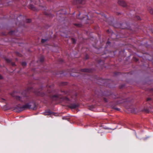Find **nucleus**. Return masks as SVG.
<instances>
[{"instance_id":"obj_1","label":"nucleus","mask_w":153,"mask_h":153,"mask_svg":"<svg viewBox=\"0 0 153 153\" xmlns=\"http://www.w3.org/2000/svg\"><path fill=\"white\" fill-rule=\"evenodd\" d=\"M16 100L19 102L23 103L29 102L19 108L20 111H22L27 109H35L36 107V105L34 102H32L31 99H30L29 96H16Z\"/></svg>"},{"instance_id":"obj_2","label":"nucleus","mask_w":153,"mask_h":153,"mask_svg":"<svg viewBox=\"0 0 153 153\" xmlns=\"http://www.w3.org/2000/svg\"><path fill=\"white\" fill-rule=\"evenodd\" d=\"M32 88L31 87L28 88L27 89L21 92L22 96H26L28 93L32 90Z\"/></svg>"},{"instance_id":"obj_3","label":"nucleus","mask_w":153,"mask_h":153,"mask_svg":"<svg viewBox=\"0 0 153 153\" xmlns=\"http://www.w3.org/2000/svg\"><path fill=\"white\" fill-rule=\"evenodd\" d=\"M85 1L84 0H74L73 3L74 4H83L85 3Z\"/></svg>"},{"instance_id":"obj_4","label":"nucleus","mask_w":153,"mask_h":153,"mask_svg":"<svg viewBox=\"0 0 153 153\" xmlns=\"http://www.w3.org/2000/svg\"><path fill=\"white\" fill-rule=\"evenodd\" d=\"M118 3L120 5L123 7H126L127 6L126 3L122 0H118Z\"/></svg>"},{"instance_id":"obj_5","label":"nucleus","mask_w":153,"mask_h":153,"mask_svg":"<svg viewBox=\"0 0 153 153\" xmlns=\"http://www.w3.org/2000/svg\"><path fill=\"white\" fill-rule=\"evenodd\" d=\"M81 71L82 72H84L85 74H87L88 73H90L92 72V70L91 69H81Z\"/></svg>"},{"instance_id":"obj_6","label":"nucleus","mask_w":153,"mask_h":153,"mask_svg":"<svg viewBox=\"0 0 153 153\" xmlns=\"http://www.w3.org/2000/svg\"><path fill=\"white\" fill-rule=\"evenodd\" d=\"M68 97V96H62V101L68 103L71 101V100Z\"/></svg>"},{"instance_id":"obj_7","label":"nucleus","mask_w":153,"mask_h":153,"mask_svg":"<svg viewBox=\"0 0 153 153\" xmlns=\"http://www.w3.org/2000/svg\"><path fill=\"white\" fill-rule=\"evenodd\" d=\"M53 85H51L50 86H48L47 85V93H50L52 92V89L53 88Z\"/></svg>"},{"instance_id":"obj_8","label":"nucleus","mask_w":153,"mask_h":153,"mask_svg":"<svg viewBox=\"0 0 153 153\" xmlns=\"http://www.w3.org/2000/svg\"><path fill=\"white\" fill-rule=\"evenodd\" d=\"M120 27L122 29H125L127 28L126 24L125 23L120 24Z\"/></svg>"},{"instance_id":"obj_9","label":"nucleus","mask_w":153,"mask_h":153,"mask_svg":"<svg viewBox=\"0 0 153 153\" xmlns=\"http://www.w3.org/2000/svg\"><path fill=\"white\" fill-rule=\"evenodd\" d=\"M37 93L38 94L37 96H40V95H42L41 96H47L46 94L44 93L42 91L40 92V91L38 90L37 91Z\"/></svg>"},{"instance_id":"obj_10","label":"nucleus","mask_w":153,"mask_h":153,"mask_svg":"<svg viewBox=\"0 0 153 153\" xmlns=\"http://www.w3.org/2000/svg\"><path fill=\"white\" fill-rule=\"evenodd\" d=\"M5 60L8 63L11 62L12 65L13 66H15L16 65L15 63L14 62H11V60L7 58H5Z\"/></svg>"},{"instance_id":"obj_11","label":"nucleus","mask_w":153,"mask_h":153,"mask_svg":"<svg viewBox=\"0 0 153 153\" xmlns=\"http://www.w3.org/2000/svg\"><path fill=\"white\" fill-rule=\"evenodd\" d=\"M52 112L50 111V110L45 111L44 113V114L45 115H49L52 114Z\"/></svg>"},{"instance_id":"obj_12","label":"nucleus","mask_w":153,"mask_h":153,"mask_svg":"<svg viewBox=\"0 0 153 153\" xmlns=\"http://www.w3.org/2000/svg\"><path fill=\"white\" fill-rule=\"evenodd\" d=\"M68 83L66 82H61L59 83V85L60 86H63L66 85H67Z\"/></svg>"},{"instance_id":"obj_13","label":"nucleus","mask_w":153,"mask_h":153,"mask_svg":"<svg viewBox=\"0 0 153 153\" xmlns=\"http://www.w3.org/2000/svg\"><path fill=\"white\" fill-rule=\"evenodd\" d=\"M29 8L32 10H36V8L34 7V5L32 4H30L29 6Z\"/></svg>"},{"instance_id":"obj_14","label":"nucleus","mask_w":153,"mask_h":153,"mask_svg":"<svg viewBox=\"0 0 153 153\" xmlns=\"http://www.w3.org/2000/svg\"><path fill=\"white\" fill-rule=\"evenodd\" d=\"M148 11L151 14H153V10L151 7H149L148 9Z\"/></svg>"},{"instance_id":"obj_15","label":"nucleus","mask_w":153,"mask_h":153,"mask_svg":"<svg viewBox=\"0 0 153 153\" xmlns=\"http://www.w3.org/2000/svg\"><path fill=\"white\" fill-rule=\"evenodd\" d=\"M6 101V99L4 98H0V102H5Z\"/></svg>"},{"instance_id":"obj_16","label":"nucleus","mask_w":153,"mask_h":153,"mask_svg":"<svg viewBox=\"0 0 153 153\" xmlns=\"http://www.w3.org/2000/svg\"><path fill=\"white\" fill-rule=\"evenodd\" d=\"M48 40V39L47 38L45 39H41V42L42 43H44Z\"/></svg>"},{"instance_id":"obj_17","label":"nucleus","mask_w":153,"mask_h":153,"mask_svg":"<svg viewBox=\"0 0 153 153\" xmlns=\"http://www.w3.org/2000/svg\"><path fill=\"white\" fill-rule=\"evenodd\" d=\"M147 101L153 102V99L150 97H148L147 98Z\"/></svg>"},{"instance_id":"obj_18","label":"nucleus","mask_w":153,"mask_h":153,"mask_svg":"<svg viewBox=\"0 0 153 153\" xmlns=\"http://www.w3.org/2000/svg\"><path fill=\"white\" fill-rule=\"evenodd\" d=\"M44 60V57L43 56H41L40 59V61L41 62H42Z\"/></svg>"},{"instance_id":"obj_19","label":"nucleus","mask_w":153,"mask_h":153,"mask_svg":"<svg viewBox=\"0 0 153 153\" xmlns=\"http://www.w3.org/2000/svg\"><path fill=\"white\" fill-rule=\"evenodd\" d=\"M111 42L109 41H107L106 44V47L105 48H107L110 45Z\"/></svg>"},{"instance_id":"obj_20","label":"nucleus","mask_w":153,"mask_h":153,"mask_svg":"<svg viewBox=\"0 0 153 153\" xmlns=\"http://www.w3.org/2000/svg\"><path fill=\"white\" fill-rule=\"evenodd\" d=\"M17 94L16 92L15 91H13L12 93L10 94V96H16Z\"/></svg>"},{"instance_id":"obj_21","label":"nucleus","mask_w":153,"mask_h":153,"mask_svg":"<svg viewBox=\"0 0 153 153\" xmlns=\"http://www.w3.org/2000/svg\"><path fill=\"white\" fill-rule=\"evenodd\" d=\"M22 65L23 67L27 65L26 62H22Z\"/></svg>"},{"instance_id":"obj_22","label":"nucleus","mask_w":153,"mask_h":153,"mask_svg":"<svg viewBox=\"0 0 153 153\" xmlns=\"http://www.w3.org/2000/svg\"><path fill=\"white\" fill-rule=\"evenodd\" d=\"M16 54L17 56H19L20 57H21L22 56V55L18 52H16Z\"/></svg>"},{"instance_id":"obj_23","label":"nucleus","mask_w":153,"mask_h":153,"mask_svg":"<svg viewBox=\"0 0 153 153\" xmlns=\"http://www.w3.org/2000/svg\"><path fill=\"white\" fill-rule=\"evenodd\" d=\"M71 41L73 44H75L76 43V40L72 38H71Z\"/></svg>"},{"instance_id":"obj_24","label":"nucleus","mask_w":153,"mask_h":153,"mask_svg":"<svg viewBox=\"0 0 153 153\" xmlns=\"http://www.w3.org/2000/svg\"><path fill=\"white\" fill-rule=\"evenodd\" d=\"M135 19L139 20L140 19V17L139 16H136L135 17Z\"/></svg>"},{"instance_id":"obj_25","label":"nucleus","mask_w":153,"mask_h":153,"mask_svg":"<svg viewBox=\"0 0 153 153\" xmlns=\"http://www.w3.org/2000/svg\"><path fill=\"white\" fill-rule=\"evenodd\" d=\"M74 25L78 27H81V25L79 24H75Z\"/></svg>"},{"instance_id":"obj_26","label":"nucleus","mask_w":153,"mask_h":153,"mask_svg":"<svg viewBox=\"0 0 153 153\" xmlns=\"http://www.w3.org/2000/svg\"><path fill=\"white\" fill-rule=\"evenodd\" d=\"M31 20L30 19H27L26 20V22L27 23H30L31 22Z\"/></svg>"},{"instance_id":"obj_27","label":"nucleus","mask_w":153,"mask_h":153,"mask_svg":"<svg viewBox=\"0 0 153 153\" xmlns=\"http://www.w3.org/2000/svg\"><path fill=\"white\" fill-rule=\"evenodd\" d=\"M61 92H62L64 93V94H68V91H61Z\"/></svg>"},{"instance_id":"obj_28","label":"nucleus","mask_w":153,"mask_h":153,"mask_svg":"<svg viewBox=\"0 0 153 153\" xmlns=\"http://www.w3.org/2000/svg\"><path fill=\"white\" fill-rule=\"evenodd\" d=\"M100 81H102V83L104 85H105V80H100Z\"/></svg>"},{"instance_id":"obj_29","label":"nucleus","mask_w":153,"mask_h":153,"mask_svg":"<svg viewBox=\"0 0 153 153\" xmlns=\"http://www.w3.org/2000/svg\"><path fill=\"white\" fill-rule=\"evenodd\" d=\"M14 32L13 31H11L9 32V33L10 34H13Z\"/></svg>"},{"instance_id":"obj_30","label":"nucleus","mask_w":153,"mask_h":153,"mask_svg":"<svg viewBox=\"0 0 153 153\" xmlns=\"http://www.w3.org/2000/svg\"><path fill=\"white\" fill-rule=\"evenodd\" d=\"M87 18V19L88 20V19H88V18H88V16H86L85 17H83V19H84V18Z\"/></svg>"},{"instance_id":"obj_31","label":"nucleus","mask_w":153,"mask_h":153,"mask_svg":"<svg viewBox=\"0 0 153 153\" xmlns=\"http://www.w3.org/2000/svg\"><path fill=\"white\" fill-rule=\"evenodd\" d=\"M88 59V56L87 55H86L85 57V59Z\"/></svg>"},{"instance_id":"obj_32","label":"nucleus","mask_w":153,"mask_h":153,"mask_svg":"<svg viewBox=\"0 0 153 153\" xmlns=\"http://www.w3.org/2000/svg\"><path fill=\"white\" fill-rule=\"evenodd\" d=\"M3 77L1 76V74H0V79H3Z\"/></svg>"},{"instance_id":"obj_33","label":"nucleus","mask_w":153,"mask_h":153,"mask_svg":"<svg viewBox=\"0 0 153 153\" xmlns=\"http://www.w3.org/2000/svg\"><path fill=\"white\" fill-rule=\"evenodd\" d=\"M80 15V13H79L78 15L76 16V17L77 18V19H79V16Z\"/></svg>"},{"instance_id":"obj_34","label":"nucleus","mask_w":153,"mask_h":153,"mask_svg":"<svg viewBox=\"0 0 153 153\" xmlns=\"http://www.w3.org/2000/svg\"><path fill=\"white\" fill-rule=\"evenodd\" d=\"M36 2L37 3H39V0H36Z\"/></svg>"},{"instance_id":"obj_35","label":"nucleus","mask_w":153,"mask_h":153,"mask_svg":"<svg viewBox=\"0 0 153 153\" xmlns=\"http://www.w3.org/2000/svg\"><path fill=\"white\" fill-rule=\"evenodd\" d=\"M76 107V106L75 105H73L72 107V108H75Z\"/></svg>"},{"instance_id":"obj_36","label":"nucleus","mask_w":153,"mask_h":153,"mask_svg":"<svg viewBox=\"0 0 153 153\" xmlns=\"http://www.w3.org/2000/svg\"><path fill=\"white\" fill-rule=\"evenodd\" d=\"M104 101L106 102H107V100H106V98H104Z\"/></svg>"},{"instance_id":"obj_37","label":"nucleus","mask_w":153,"mask_h":153,"mask_svg":"<svg viewBox=\"0 0 153 153\" xmlns=\"http://www.w3.org/2000/svg\"><path fill=\"white\" fill-rule=\"evenodd\" d=\"M45 15H48V16L49 15V14L46 13H45Z\"/></svg>"},{"instance_id":"obj_38","label":"nucleus","mask_w":153,"mask_h":153,"mask_svg":"<svg viewBox=\"0 0 153 153\" xmlns=\"http://www.w3.org/2000/svg\"><path fill=\"white\" fill-rule=\"evenodd\" d=\"M98 15H99V17H100V16H103L101 15V14H99Z\"/></svg>"},{"instance_id":"obj_39","label":"nucleus","mask_w":153,"mask_h":153,"mask_svg":"<svg viewBox=\"0 0 153 153\" xmlns=\"http://www.w3.org/2000/svg\"><path fill=\"white\" fill-rule=\"evenodd\" d=\"M135 59H136V61H138V59L136 58Z\"/></svg>"},{"instance_id":"obj_40","label":"nucleus","mask_w":153,"mask_h":153,"mask_svg":"<svg viewBox=\"0 0 153 153\" xmlns=\"http://www.w3.org/2000/svg\"><path fill=\"white\" fill-rule=\"evenodd\" d=\"M52 96H58V95H53ZM59 96H61V95H60Z\"/></svg>"},{"instance_id":"obj_41","label":"nucleus","mask_w":153,"mask_h":153,"mask_svg":"<svg viewBox=\"0 0 153 153\" xmlns=\"http://www.w3.org/2000/svg\"><path fill=\"white\" fill-rule=\"evenodd\" d=\"M53 97H57V96H53Z\"/></svg>"},{"instance_id":"obj_42","label":"nucleus","mask_w":153,"mask_h":153,"mask_svg":"<svg viewBox=\"0 0 153 153\" xmlns=\"http://www.w3.org/2000/svg\"><path fill=\"white\" fill-rule=\"evenodd\" d=\"M108 31H109V30H107V32H108Z\"/></svg>"},{"instance_id":"obj_43","label":"nucleus","mask_w":153,"mask_h":153,"mask_svg":"<svg viewBox=\"0 0 153 153\" xmlns=\"http://www.w3.org/2000/svg\"><path fill=\"white\" fill-rule=\"evenodd\" d=\"M48 1H51V0H48Z\"/></svg>"},{"instance_id":"obj_44","label":"nucleus","mask_w":153,"mask_h":153,"mask_svg":"<svg viewBox=\"0 0 153 153\" xmlns=\"http://www.w3.org/2000/svg\"><path fill=\"white\" fill-rule=\"evenodd\" d=\"M61 61H62H62H63V60H62V59H61Z\"/></svg>"}]
</instances>
